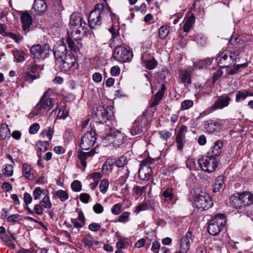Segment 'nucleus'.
Here are the masks:
<instances>
[{"mask_svg":"<svg viewBox=\"0 0 253 253\" xmlns=\"http://www.w3.org/2000/svg\"><path fill=\"white\" fill-rule=\"evenodd\" d=\"M76 61L77 60L75 56L69 54L66 55L63 59L56 62L55 66L57 69L66 71L69 70L72 67L75 66L76 64Z\"/></svg>","mask_w":253,"mask_h":253,"instance_id":"13","label":"nucleus"},{"mask_svg":"<svg viewBox=\"0 0 253 253\" xmlns=\"http://www.w3.org/2000/svg\"><path fill=\"white\" fill-rule=\"evenodd\" d=\"M169 30L165 26H161L159 30V35L161 39H164L168 35Z\"/></svg>","mask_w":253,"mask_h":253,"instance_id":"43","label":"nucleus"},{"mask_svg":"<svg viewBox=\"0 0 253 253\" xmlns=\"http://www.w3.org/2000/svg\"><path fill=\"white\" fill-rule=\"evenodd\" d=\"M248 65L247 63H242L240 64L235 65L234 64V67L233 68H231L229 69H227L226 70V73L228 75H233L238 72L239 69L241 67H245Z\"/></svg>","mask_w":253,"mask_h":253,"instance_id":"35","label":"nucleus"},{"mask_svg":"<svg viewBox=\"0 0 253 253\" xmlns=\"http://www.w3.org/2000/svg\"><path fill=\"white\" fill-rule=\"evenodd\" d=\"M195 205L197 210L200 211L211 208L213 203L210 195L205 192L201 191L198 194L195 201Z\"/></svg>","mask_w":253,"mask_h":253,"instance_id":"4","label":"nucleus"},{"mask_svg":"<svg viewBox=\"0 0 253 253\" xmlns=\"http://www.w3.org/2000/svg\"><path fill=\"white\" fill-rule=\"evenodd\" d=\"M152 170L146 161H143L140 164V168L138 171L139 178L143 180H148L151 175Z\"/></svg>","mask_w":253,"mask_h":253,"instance_id":"16","label":"nucleus"},{"mask_svg":"<svg viewBox=\"0 0 253 253\" xmlns=\"http://www.w3.org/2000/svg\"><path fill=\"white\" fill-rule=\"evenodd\" d=\"M187 131V127L184 126H181L178 130L176 136V142L178 149L181 150L184 144L183 140L185 138L184 133Z\"/></svg>","mask_w":253,"mask_h":253,"instance_id":"19","label":"nucleus"},{"mask_svg":"<svg viewBox=\"0 0 253 253\" xmlns=\"http://www.w3.org/2000/svg\"><path fill=\"white\" fill-rule=\"evenodd\" d=\"M43 192V190L40 187H36L33 192V196L35 200H38L40 198Z\"/></svg>","mask_w":253,"mask_h":253,"instance_id":"54","label":"nucleus"},{"mask_svg":"<svg viewBox=\"0 0 253 253\" xmlns=\"http://www.w3.org/2000/svg\"><path fill=\"white\" fill-rule=\"evenodd\" d=\"M31 167L27 164H24L22 166V173L23 176L28 179H34V175L31 172Z\"/></svg>","mask_w":253,"mask_h":253,"instance_id":"30","label":"nucleus"},{"mask_svg":"<svg viewBox=\"0 0 253 253\" xmlns=\"http://www.w3.org/2000/svg\"><path fill=\"white\" fill-rule=\"evenodd\" d=\"M253 95V93L246 90L239 91L236 95V101H239L240 99H245L247 96Z\"/></svg>","mask_w":253,"mask_h":253,"instance_id":"39","label":"nucleus"},{"mask_svg":"<svg viewBox=\"0 0 253 253\" xmlns=\"http://www.w3.org/2000/svg\"><path fill=\"white\" fill-rule=\"evenodd\" d=\"M96 140V132L93 128H91L82 137L80 146L83 150H89L94 146Z\"/></svg>","mask_w":253,"mask_h":253,"instance_id":"9","label":"nucleus"},{"mask_svg":"<svg viewBox=\"0 0 253 253\" xmlns=\"http://www.w3.org/2000/svg\"><path fill=\"white\" fill-rule=\"evenodd\" d=\"M82 243L87 247H90L93 245V241L91 237H85L82 240Z\"/></svg>","mask_w":253,"mask_h":253,"instance_id":"55","label":"nucleus"},{"mask_svg":"<svg viewBox=\"0 0 253 253\" xmlns=\"http://www.w3.org/2000/svg\"><path fill=\"white\" fill-rule=\"evenodd\" d=\"M130 132L132 135L139 134L142 132V127L139 122L136 121L134 122Z\"/></svg>","mask_w":253,"mask_h":253,"instance_id":"33","label":"nucleus"},{"mask_svg":"<svg viewBox=\"0 0 253 253\" xmlns=\"http://www.w3.org/2000/svg\"><path fill=\"white\" fill-rule=\"evenodd\" d=\"M179 83H183L185 87L191 84V77L189 72L185 70H180L179 73Z\"/></svg>","mask_w":253,"mask_h":253,"instance_id":"22","label":"nucleus"},{"mask_svg":"<svg viewBox=\"0 0 253 253\" xmlns=\"http://www.w3.org/2000/svg\"><path fill=\"white\" fill-rule=\"evenodd\" d=\"M10 131L8 127V126L6 124L3 125L0 130V136L2 139H4L6 137H9Z\"/></svg>","mask_w":253,"mask_h":253,"instance_id":"36","label":"nucleus"},{"mask_svg":"<svg viewBox=\"0 0 253 253\" xmlns=\"http://www.w3.org/2000/svg\"><path fill=\"white\" fill-rule=\"evenodd\" d=\"M7 36L10 37L12 39H13L15 41V42L18 43L21 42L23 39L22 36L20 35H17L12 33H9L8 35H7Z\"/></svg>","mask_w":253,"mask_h":253,"instance_id":"59","label":"nucleus"},{"mask_svg":"<svg viewBox=\"0 0 253 253\" xmlns=\"http://www.w3.org/2000/svg\"><path fill=\"white\" fill-rule=\"evenodd\" d=\"M109 14L112 16V12L108 5L101 3L96 4L88 16V26L90 28H93L96 26L100 25L101 18Z\"/></svg>","mask_w":253,"mask_h":253,"instance_id":"1","label":"nucleus"},{"mask_svg":"<svg viewBox=\"0 0 253 253\" xmlns=\"http://www.w3.org/2000/svg\"><path fill=\"white\" fill-rule=\"evenodd\" d=\"M232 201L236 209H241L253 204V195L250 192H244L240 194L238 198L234 197Z\"/></svg>","mask_w":253,"mask_h":253,"instance_id":"6","label":"nucleus"},{"mask_svg":"<svg viewBox=\"0 0 253 253\" xmlns=\"http://www.w3.org/2000/svg\"><path fill=\"white\" fill-rule=\"evenodd\" d=\"M193 105V102L191 100H186L181 102V109L182 110L188 109Z\"/></svg>","mask_w":253,"mask_h":253,"instance_id":"49","label":"nucleus"},{"mask_svg":"<svg viewBox=\"0 0 253 253\" xmlns=\"http://www.w3.org/2000/svg\"><path fill=\"white\" fill-rule=\"evenodd\" d=\"M69 25L71 29V34L72 37L74 35H79L81 33V30H84L86 26V23L82 21L80 16L77 14H73L70 16Z\"/></svg>","mask_w":253,"mask_h":253,"instance_id":"8","label":"nucleus"},{"mask_svg":"<svg viewBox=\"0 0 253 253\" xmlns=\"http://www.w3.org/2000/svg\"><path fill=\"white\" fill-rule=\"evenodd\" d=\"M224 183V177L222 175L218 176L215 179L214 185H213V192L217 193L220 191L222 188Z\"/></svg>","mask_w":253,"mask_h":253,"instance_id":"29","label":"nucleus"},{"mask_svg":"<svg viewBox=\"0 0 253 253\" xmlns=\"http://www.w3.org/2000/svg\"><path fill=\"white\" fill-rule=\"evenodd\" d=\"M21 22L23 31L27 33L30 30L32 25V18L30 14L27 12H23L21 16Z\"/></svg>","mask_w":253,"mask_h":253,"instance_id":"17","label":"nucleus"},{"mask_svg":"<svg viewBox=\"0 0 253 253\" xmlns=\"http://www.w3.org/2000/svg\"><path fill=\"white\" fill-rule=\"evenodd\" d=\"M230 100V98L226 94L218 96L214 103L211 106L210 109L211 111L221 109L228 106Z\"/></svg>","mask_w":253,"mask_h":253,"instance_id":"15","label":"nucleus"},{"mask_svg":"<svg viewBox=\"0 0 253 253\" xmlns=\"http://www.w3.org/2000/svg\"><path fill=\"white\" fill-rule=\"evenodd\" d=\"M110 72L112 76H117L120 73V68L118 66H114L111 68Z\"/></svg>","mask_w":253,"mask_h":253,"instance_id":"64","label":"nucleus"},{"mask_svg":"<svg viewBox=\"0 0 253 253\" xmlns=\"http://www.w3.org/2000/svg\"><path fill=\"white\" fill-rule=\"evenodd\" d=\"M12 53L14 57V60L17 62H22L24 60V53L23 52L19 51L17 49H14L12 50Z\"/></svg>","mask_w":253,"mask_h":253,"instance_id":"32","label":"nucleus"},{"mask_svg":"<svg viewBox=\"0 0 253 253\" xmlns=\"http://www.w3.org/2000/svg\"><path fill=\"white\" fill-rule=\"evenodd\" d=\"M146 186H135L132 189L133 192L138 196H141L145 191Z\"/></svg>","mask_w":253,"mask_h":253,"instance_id":"48","label":"nucleus"},{"mask_svg":"<svg viewBox=\"0 0 253 253\" xmlns=\"http://www.w3.org/2000/svg\"><path fill=\"white\" fill-rule=\"evenodd\" d=\"M226 224V218L224 214H217L209 221L208 232L213 236H216L221 232Z\"/></svg>","mask_w":253,"mask_h":253,"instance_id":"3","label":"nucleus"},{"mask_svg":"<svg viewBox=\"0 0 253 253\" xmlns=\"http://www.w3.org/2000/svg\"><path fill=\"white\" fill-rule=\"evenodd\" d=\"M213 61V58H207L204 60H201L194 62L193 66L195 69H202L208 68L210 66Z\"/></svg>","mask_w":253,"mask_h":253,"instance_id":"27","label":"nucleus"},{"mask_svg":"<svg viewBox=\"0 0 253 253\" xmlns=\"http://www.w3.org/2000/svg\"><path fill=\"white\" fill-rule=\"evenodd\" d=\"M143 62H144V66L146 68L151 70L155 68L157 65V61L154 59H150L147 60H144L143 59V56H142Z\"/></svg>","mask_w":253,"mask_h":253,"instance_id":"40","label":"nucleus"},{"mask_svg":"<svg viewBox=\"0 0 253 253\" xmlns=\"http://www.w3.org/2000/svg\"><path fill=\"white\" fill-rule=\"evenodd\" d=\"M115 138L113 145L115 146H119L124 142V136L118 130H114Z\"/></svg>","mask_w":253,"mask_h":253,"instance_id":"28","label":"nucleus"},{"mask_svg":"<svg viewBox=\"0 0 253 253\" xmlns=\"http://www.w3.org/2000/svg\"><path fill=\"white\" fill-rule=\"evenodd\" d=\"M198 162L203 170L209 173L214 171L217 166L215 158L208 154L199 159Z\"/></svg>","mask_w":253,"mask_h":253,"instance_id":"7","label":"nucleus"},{"mask_svg":"<svg viewBox=\"0 0 253 253\" xmlns=\"http://www.w3.org/2000/svg\"><path fill=\"white\" fill-rule=\"evenodd\" d=\"M149 207V206L148 205V204L147 203H146L145 202L143 201V202L138 204L135 207V209L134 212L137 214L142 211H144L148 210ZM150 207H151L152 208H153L152 207H151V206H150Z\"/></svg>","mask_w":253,"mask_h":253,"instance_id":"38","label":"nucleus"},{"mask_svg":"<svg viewBox=\"0 0 253 253\" xmlns=\"http://www.w3.org/2000/svg\"><path fill=\"white\" fill-rule=\"evenodd\" d=\"M25 80L30 83H31L34 80H36L40 77V74H33L30 72H26L24 76Z\"/></svg>","mask_w":253,"mask_h":253,"instance_id":"42","label":"nucleus"},{"mask_svg":"<svg viewBox=\"0 0 253 253\" xmlns=\"http://www.w3.org/2000/svg\"><path fill=\"white\" fill-rule=\"evenodd\" d=\"M33 8L37 11L39 15H42L47 9V5L44 0H35Z\"/></svg>","mask_w":253,"mask_h":253,"instance_id":"24","label":"nucleus"},{"mask_svg":"<svg viewBox=\"0 0 253 253\" xmlns=\"http://www.w3.org/2000/svg\"><path fill=\"white\" fill-rule=\"evenodd\" d=\"M195 17L193 14H191L189 16L185 18L183 26L184 32H188L190 31L195 22Z\"/></svg>","mask_w":253,"mask_h":253,"instance_id":"26","label":"nucleus"},{"mask_svg":"<svg viewBox=\"0 0 253 253\" xmlns=\"http://www.w3.org/2000/svg\"><path fill=\"white\" fill-rule=\"evenodd\" d=\"M113 107L107 106L106 107L103 106H96L94 108V112L96 116L100 119V122L102 123H106L113 115Z\"/></svg>","mask_w":253,"mask_h":253,"instance_id":"12","label":"nucleus"},{"mask_svg":"<svg viewBox=\"0 0 253 253\" xmlns=\"http://www.w3.org/2000/svg\"><path fill=\"white\" fill-rule=\"evenodd\" d=\"M220 124L217 121L208 120L205 122V128L209 133H212L219 128Z\"/></svg>","mask_w":253,"mask_h":253,"instance_id":"25","label":"nucleus"},{"mask_svg":"<svg viewBox=\"0 0 253 253\" xmlns=\"http://www.w3.org/2000/svg\"><path fill=\"white\" fill-rule=\"evenodd\" d=\"M7 220L10 222H15L20 220V215L18 214H12L7 217Z\"/></svg>","mask_w":253,"mask_h":253,"instance_id":"58","label":"nucleus"},{"mask_svg":"<svg viewBox=\"0 0 253 253\" xmlns=\"http://www.w3.org/2000/svg\"><path fill=\"white\" fill-rule=\"evenodd\" d=\"M241 52L239 49L229 52L224 51L216 58V62L221 68L228 67L232 64H235L239 62Z\"/></svg>","mask_w":253,"mask_h":253,"instance_id":"2","label":"nucleus"},{"mask_svg":"<svg viewBox=\"0 0 253 253\" xmlns=\"http://www.w3.org/2000/svg\"><path fill=\"white\" fill-rule=\"evenodd\" d=\"M109 187V181L107 179H103L100 184L99 188L100 191L103 193L105 194Z\"/></svg>","mask_w":253,"mask_h":253,"instance_id":"46","label":"nucleus"},{"mask_svg":"<svg viewBox=\"0 0 253 253\" xmlns=\"http://www.w3.org/2000/svg\"><path fill=\"white\" fill-rule=\"evenodd\" d=\"M90 196L86 193H81L80 195V199L84 203L87 204L89 202Z\"/></svg>","mask_w":253,"mask_h":253,"instance_id":"60","label":"nucleus"},{"mask_svg":"<svg viewBox=\"0 0 253 253\" xmlns=\"http://www.w3.org/2000/svg\"><path fill=\"white\" fill-rule=\"evenodd\" d=\"M114 130H111V131L105 135L103 139V141L104 143H108L113 144L114 139L115 138Z\"/></svg>","mask_w":253,"mask_h":253,"instance_id":"41","label":"nucleus"},{"mask_svg":"<svg viewBox=\"0 0 253 253\" xmlns=\"http://www.w3.org/2000/svg\"><path fill=\"white\" fill-rule=\"evenodd\" d=\"M223 143L221 141L217 140L213 143V145L210 149L207 154L212 157L219 156L221 153V150L223 147Z\"/></svg>","mask_w":253,"mask_h":253,"instance_id":"20","label":"nucleus"},{"mask_svg":"<svg viewBox=\"0 0 253 253\" xmlns=\"http://www.w3.org/2000/svg\"><path fill=\"white\" fill-rule=\"evenodd\" d=\"M67 48L65 45L60 44L56 46L53 50L56 62L63 59L67 55Z\"/></svg>","mask_w":253,"mask_h":253,"instance_id":"18","label":"nucleus"},{"mask_svg":"<svg viewBox=\"0 0 253 253\" xmlns=\"http://www.w3.org/2000/svg\"><path fill=\"white\" fill-rule=\"evenodd\" d=\"M115 59L121 62H128L131 60L133 57L132 51L122 46H117L114 52Z\"/></svg>","mask_w":253,"mask_h":253,"instance_id":"10","label":"nucleus"},{"mask_svg":"<svg viewBox=\"0 0 253 253\" xmlns=\"http://www.w3.org/2000/svg\"><path fill=\"white\" fill-rule=\"evenodd\" d=\"M94 154L95 151L93 149H92L87 152H84L82 151H80L78 152V157L82 166L84 168V169L86 168L87 165L86 160L87 158L93 156Z\"/></svg>","mask_w":253,"mask_h":253,"instance_id":"23","label":"nucleus"},{"mask_svg":"<svg viewBox=\"0 0 253 253\" xmlns=\"http://www.w3.org/2000/svg\"><path fill=\"white\" fill-rule=\"evenodd\" d=\"M191 233L188 231L179 241V250L174 253H186L189 249L191 239Z\"/></svg>","mask_w":253,"mask_h":253,"instance_id":"14","label":"nucleus"},{"mask_svg":"<svg viewBox=\"0 0 253 253\" xmlns=\"http://www.w3.org/2000/svg\"><path fill=\"white\" fill-rule=\"evenodd\" d=\"M4 174L8 176H11L13 174V168L11 165H6L3 170Z\"/></svg>","mask_w":253,"mask_h":253,"instance_id":"56","label":"nucleus"},{"mask_svg":"<svg viewBox=\"0 0 253 253\" xmlns=\"http://www.w3.org/2000/svg\"><path fill=\"white\" fill-rule=\"evenodd\" d=\"M122 210V205L120 203H117L112 207L111 212L114 215H119L121 213Z\"/></svg>","mask_w":253,"mask_h":253,"instance_id":"45","label":"nucleus"},{"mask_svg":"<svg viewBox=\"0 0 253 253\" xmlns=\"http://www.w3.org/2000/svg\"><path fill=\"white\" fill-rule=\"evenodd\" d=\"M34 210L35 212L39 215H41L43 213V207L40 204L35 205Z\"/></svg>","mask_w":253,"mask_h":253,"instance_id":"62","label":"nucleus"},{"mask_svg":"<svg viewBox=\"0 0 253 253\" xmlns=\"http://www.w3.org/2000/svg\"><path fill=\"white\" fill-rule=\"evenodd\" d=\"M130 212L127 211L124 212L118 218V221L123 223H126L129 220Z\"/></svg>","mask_w":253,"mask_h":253,"instance_id":"51","label":"nucleus"},{"mask_svg":"<svg viewBox=\"0 0 253 253\" xmlns=\"http://www.w3.org/2000/svg\"><path fill=\"white\" fill-rule=\"evenodd\" d=\"M54 129L53 128H51V127H48L46 129H44L42 132L41 133L42 135H46L48 140L49 141H51L52 138V136L54 133Z\"/></svg>","mask_w":253,"mask_h":253,"instance_id":"44","label":"nucleus"},{"mask_svg":"<svg viewBox=\"0 0 253 253\" xmlns=\"http://www.w3.org/2000/svg\"><path fill=\"white\" fill-rule=\"evenodd\" d=\"M100 225L98 223L92 222L90 223L88 226V229L92 231H98L100 228Z\"/></svg>","mask_w":253,"mask_h":253,"instance_id":"63","label":"nucleus"},{"mask_svg":"<svg viewBox=\"0 0 253 253\" xmlns=\"http://www.w3.org/2000/svg\"><path fill=\"white\" fill-rule=\"evenodd\" d=\"M39 67V66L35 63H31L28 66V71H27V72H30L33 74H39V72L37 71Z\"/></svg>","mask_w":253,"mask_h":253,"instance_id":"47","label":"nucleus"},{"mask_svg":"<svg viewBox=\"0 0 253 253\" xmlns=\"http://www.w3.org/2000/svg\"><path fill=\"white\" fill-rule=\"evenodd\" d=\"M102 176V174L98 172H93L89 175L90 179H92L95 181H99Z\"/></svg>","mask_w":253,"mask_h":253,"instance_id":"61","label":"nucleus"},{"mask_svg":"<svg viewBox=\"0 0 253 253\" xmlns=\"http://www.w3.org/2000/svg\"><path fill=\"white\" fill-rule=\"evenodd\" d=\"M172 191V188L168 187L163 192L162 195L165 198V201L170 202L172 200L173 197Z\"/></svg>","mask_w":253,"mask_h":253,"instance_id":"34","label":"nucleus"},{"mask_svg":"<svg viewBox=\"0 0 253 253\" xmlns=\"http://www.w3.org/2000/svg\"><path fill=\"white\" fill-rule=\"evenodd\" d=\"M40 126L39 124L34 123L29 128V133L32 134H36L40 129Z\"/></svg>","mask_w":253,"mask_h":253,"instance_id":"53","label":"nucleus"},{"mask_svg":"<svg viewBox=\"0 0 253 253\" xmlns=\"http://www.w3.org/2000/svg\"><path fill=\"white\" fill-rule=\"evenodd\" d=\"M30 51L35 58L44 59L48 57L52 52V49L48 44H36L33 45Z\"/></svg>","mask_w":253,"mask_h":253,"instance_id":"5","label":"nucleus"},{"mask_svg":"<svg viewBox=\"0 0 253 253\" xmlns=\"http://www.w3.org/2000/svg\"><path fill=\"white\" fill-rule=\"evenodd\" d=\"M71 188L74 191H80L82 189L81 183L79 180H75L71 184Z\"/></svg>","mask_w":253,"mask_h":253,"instance_id":"52","label":"nucleus"},{"mask_svg":"<svg viewBox=\"0 0 253 253\" xmlns=\"http://www.w3.org/2000/svg\"><path fill=\"white\" fill-rule=\"evenodd\" d=\"M51 92L50 89H48L42 96L40 101L36 106V109L39 111L38 113H41L48 108L52 107L53 105L52 99L50 95Z\"/></svg>","mask_w":253,"mask_h":253,"instance_id":"11","label":"nucleus"},{"mask_svg":"<svg viewBox=\"0 0 253 253\" xmlns=\"http://www.w3.org/2000/svg\"><path fill=\"white\" fill-rule=\"evenodd\" d=\"M54 197L60 199L62 202H64L69 198L67 193L62 190H59L53 192Z\"/></svg>","mask_w":253,"mask_h":253,"instance_id":"31","label":"nucleus"},{"mask_svg":"<svg viewBox=\"0 0 253 253\" xmlns=\"http://www.w3.org/2000/svg\"><path fill=\"white\" fill-rule=\"evenodd\" d=\"M93 210L96 213L100 214L103 212L104 208L100 204L96 203L93 206Z\"/></svg>","mask_w":253,"mask_h":253,"instance_id":"57","label":"nucleus"},{"mask_svg":"<svg viewBox=\"0 0 253 253\" xmlns=\"http://www.w3.org/2000/svg\"><path fill=\"white\" fill-rule=\"evenodd\" d=\"M126 157L123 155L115 162V165L117 167H123L126 164Z\"/></svg>","mask_w":253,"mask_h":253,"instance_id":"50","label":"nucleus"},{"mask_svg":"<svg viewBox=\"0 0 253 253\" xmlns=\"http://www.w3.org/2000/svg\"><path fill=\"white\" fill-rule=\"evenodd\" d=\"M45 196L42 199L40 202V204L43 207V208L46 209H50L52 207V204L50 202L49 197L48 195H46L44 193Z\"/></svg>","mask_w":253,"mask_h":253,"instance_id":"37","label":"nucleus"},{"mask_svg":"<svg viewBox=\"0 0 253 253\" xmlns=\"http://www.w3.org/2000/svg\"><path fill=\"white\" fill-rule=\"evenodd\" d=\"M74 40H72L71 38L67 39V42L69 47L71 50L77 53L80 50V48L82 47V44L81 42V38L77 37Z\"/></svg>","mask_w":253,"mask_h":253,"instance_id":"21","label":"nucleus"}]
</instances>
